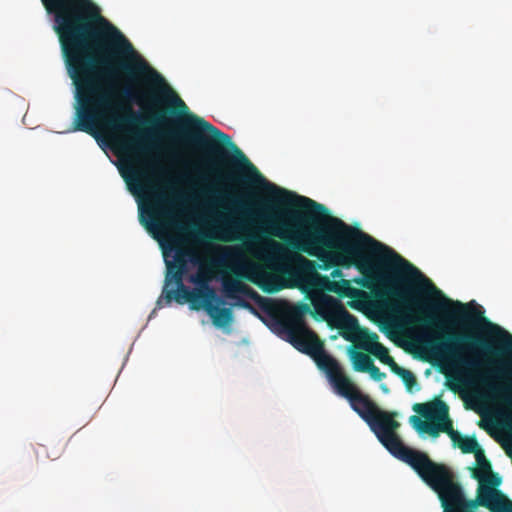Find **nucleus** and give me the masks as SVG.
<instances>
[{
    "mask_svg": "<svg viewBox=\"0 0 512 512\" xmlns=\"http://www.w3.org/2000/svg\"><path fill=\"white\" fill-rule=\"evenodd\" d=\"M397 267L401 272H388L386 284L389 287L386 292L395 299L389 306L401 322L420 324L424 327L438 326L434 314L441 313L458 324L482 322L486 325L489 335L502 334L507 338V341L493 345L485 338L470 333L425 335L423 343L436 360L463 368L472 382L479 385L488 398L512 410V387L496 381L503 371V363L493 359V356L505 352L512 353V336L498 325L489 322L481 312L471 310L468 304L447 298L439 302L419 299L417 296L420 289L413 285L416 278L429 283L436 293L440 292L416 267L414 268L419 274L400 264H397Z\"/></svg>",
    "mask_w": 512,
    "mask_h": 512,
    "instance_id": "obj_1",
    "label": "nucleus"
},
{
    "mask_svg": "<svg viewBox=\"0 0 512 512\" xmlns=\"http://www.w3.org/2000/svg\"><path fill=\"white\" fill-rule=\"evenodd\" d=\"M337 394L346 398L351 408L370 426L380 443L396 458L410 465L422 452L404 445L395 430L399 423L395 413L381 410L364 395L341 370L330 381Z\"/></svg>",
    "mask_w": 512,
    "mask_h": 512,
    "instance_id": "obj_2",
    "label": "nucleus"
},
{
    "mask_svg": "<svg viewBox=\"0 0 512 512\" xmlns=\"http://www.w3.org/2000/svg\"><path fill=\"white\" fill-rule=\"evenodd\" d=\"M409 466L437 493L443 512H476L479 506L487 505L481 497L467 499L450 469L426 453L421 452Z\"/></svg>",
    "mask_w": 512,
    "mask_h": 512,
    "instance_id": "obj_3",
    "label": "nucleus"
},
{
    "mask_svg": "<svg viewBox=\"0 0 512 512\" xmlns=\"http://www.w3.org/2000/svg\"><path fill=\"white\" fill-rule=\"evenodd\" d=\"M235 277H225L222 280V288L225 296L229 299L236 300L235 305L253 310L249 302L240 296L256 300L259 298L258 293L250 286L241 281L246 279L258 285L263 291L273 293L279 291V286L274 278L267 273L260 265L256 263H246L232 270Z\"/></svg>",
    "mask_w": 512,
    "mask_h": 512,
    "instance_id": "obj_4",
    "label": "nucleus"
},
{
    "mask_svg": "<svg viewBox=\"0 0 512 512\" xmlns=\"http://www.w3.org/2000/svg\"><path fill=\"white\" fill-rule=\"evenodd\" d=\"M173 277L177 289H164L162 295L157 300V308L160 309L165 305H169L172 300L179 304L189 303L190 308L196 311L202 309L203 305L209 300L215 301L218 304H224L223 299L217 295L215 289L209 284L212 276L208 269L200 267L198 272L190 277V282L196 285L194 289H189L183 284L181 273H174Z\"/></svg>",
    "mask_w": 512,
    "mask_h": 512,
    "instance_id": "obj_5",
    "label": "nucleus"
},
{
    "mask_svg": "<svg viewBox=\"0 0 512 512\" xmlns=\"http://www.w3.org/2000/svg\"><path fill=\"white\" fill-rule=\"evenodd\" d=\"M151 168L147 164L143 168H137L132 165L129 172L131 179L137 183L139 188L146 190L151 197V209L148 211L151 222L145 221L143 215H141V223L150 231L155 229L162 232L167 228L176 227L177 223L172 210V201L151 182Z\"/></svg>",
    "mask_w": 512,
    "mask_h": 512,
    "instance_id": "obj_6",
    "label": "nucleus"
},
{
    "mask_svg": "<svg viewBox=\"0 0 512 512\" xmlns=\"http://www.w3.org/2000/svg\"><path fill=\"white\" fill-rule=\"evenodd\" d=\"M201 194L208 198L207 204L209 207L219 206L225 209V211L215 212L216 220L219 223L216 227V231L221 234L218 238L221 240L238 239L236 235L246 231V224L235 215H252L249 205L238 198L227 196L226 199L232 206V208L229 209L227 206L223 205L216 189L210 185L203 187Z\"/></svg>",
    "mask_w": 512,
    "mask_h": 512,
    "instance_id": "obj_7",
    "label": "nucleus"
},
{
    "mask_svg": "<svg viewBox=\"0 0 512 512\" xmlns=\"http://www.w3.org/2000/svg\"><path fill=\"white\" fill-rule=\"evenodd\" d=\"M413 410L419 416H411L410 423L418 432L427 433L432 437H438L440 432H444L456 444L459 433L453 429L449 407L444 401L435 399L426 403H416Z\"/></svg>",
    "mask_w": 512,
    "mask_h": 512,
    "instance_id": "obj_8",
    "label": "nucleus"
},
{
    "mask_svg": "<svg viewBox=\"0 0 512 512\" xmlns=\"http://www.w3.org/2000/svg\"><path fill=\"white\" fill-rule=\"evenodd\" d=\"M288 333L292 345L311 356L318 368L326 373L329 381L342 370L338 361L325 352L324 344L315 332L299 325L291 327Z\"/></svg>",
    "mask_w": 512,
    "mask_h": 512,
    "instance_id": "obj_9",
    "label": "nucleus"
},
{
    "mask_svg": "<svg viewBox=\"0 0 512 512\" xmlns=\"http://www.w3.org/2000/svg\"><path fill=\"white\" fill-rule=\"evenodd\" d=\"M363 339L362 348L364 350L368 351L385 365L392 361L388 349L378 342V335L376 333L363 332Z\"/></svg>",
    "mask_w": 512,
    "mask_h": 512,
    "instance_id": "obj_10",
    "label": "nucleus"
},
{
    "mask_svg": "<svg viewBox=\"0 0 512 512\" xmlns=\"http://www.w3.org/2000/svg\"><path fill=\"white\" fill-rule=\"evenodd\" d=\"M215 301L206 302L202 309L211 317L213 324L217 327H224L232 322L233 314L230 308L220 307Z\"/></svg>",
    "mask_w": 512,
    "mask_h": 512,
    "instance_id": "obj_11",
    "label": "nucleus"
},
{
    "mask_svg": "<svg viewBox=\"0 0 512 512\" xmlns=\"http://www.w3.org/2000/svg\"><path fill=\"white\" fill-rule=\"evenodd\" d=\"M477 497L486 501L487 505H482L491 510V512L501 511L504 503L510 502L499 490L481 485L478 489Z\"/></svg>",
    "mask_w": 512,
    "mask_h": 512,
    "instance_id": "obj_12",
    "label": "nucleus"
},
{
    "mask_svg": "<svg viewBox=\"0 0 512 512\" xmlns=\"http://www.w3.org/2000/svg\"><path fill=\"white\" fill-rule=\"evenodd\" d=\"M477 469L474 471V478L482 482L484 477L491 474L492 467L489 460L485 457L483 451L476 452Z\"/></svg>",
    "mask_w": 512,
    "mask_h": 512,
    "instance_id": "obj_13",
    "label": "nucleus"
},
{
    "mask_svg": "<svg viewBox=\"0 0 512 512\" xmlns=\"http://www.w3.org/2000/svg\"><path fill=\"white\" fill-rule=\"evenodd\" d=\"M351 359L354 370L359 372H367L374 363L369 355L360 351H352Z\"/></svg>",
    "mask_w": 512,
    "mask_h": 512,
    "instance_id": "obj_14",
    "label": "nucleus"
},
{
    "mask_svg": "<svg viewBox=\"0 0 512 512\" xmlns=\"http://www.w3.org/2000/svg\"><path fill=\"white\" fill-rule=\"evenodd\" d=\"M339 325L341 328H345L350 331H356L359 329L357 318L345 309H342L339 314Z\"/></svg>",
    "mask_w": 512,
    "mask_h": 512,
    "instance_id": "obj_15",
    "label": "nucleus"
},
{
    "mask_svg": "<svg viewBox=\"0 0 512 512\" xmlns=\"http://www.w3.org/2000/svg\"><path fill=\"white\" fill-rule=\"evenodd\" d=\"M456 443L457 446L461 449V451L465 454H476V452L482 451L479 448L478 442L475 438L461 437L459 435V438L457 439Z\"/></svg>",
    "mask_w": 512,
    "mask_h": 512,
    "instance_id": "obj_16",
    "label": "nucleus"
},
{
    "mask_svg": "<svg viewBox=\"0 0 512 512\" xmlns=\"http://www.w3.org/2000/svg\"><path fill=\"white\" fill-rule=\"evenodd\" d=\"M187 256H188V252L184 249L179 248L175 251V255H174L175 263H174L173 267L177 268L175 273H181V276L183 275L184 269L186 267V262H187L186 257ZM167 265H168L169 270H171L172 264L167 263Z\"/></svg>",
    "mask_w": 512,
    "mask_h": 512,
    "instance_id": "obj_17",
    "label": "nucleus"
},
{
    "mask_svg": "<svg viewBox=\"0 0 512 512\" xmlns=\"http://www.w3.org/2000/svg\"><path fill=\"white\" fill-rule=\"evenodd\" d=\"M151 149L149 137L146 133L137 131V158L146 155Z\"/></svg>",
    "mask_w": 512,
    "mask_h": 512,
    "instance_id": "obj_18",
    "label": "nucleus"
},
{
    "mask_svg": "<svg viewBox=\"0 0 512 512\" xmlns=\"http://www.w3.org/2000/svg\"><path fill=\"white\" fill-rule=\"evenodd\" d=\"M399 377L409 391L417 384L416 377L410 370L405 369Z\"/></svg>",
    "mask_w": 512,
    "mask_h": 512,
    "instance_id": "obj_19",
    "label": "nucleus"
},
{
    "mask_svg": "<svg viewBox=\"0 0 512 512\" xmlns=\"http://www.w3.org/2000/svg\"><path fill=\"white\" fill-rule=\"evenodd\" d=\"M482 482H485L487 485H484L485 487H491L495 489L501 484V478L498 476V474L491 472V474H488L484 477V480Z\"/></svg>",
    "mask_w": 512,
    "mask_h": 512,
    "instance_id": "obj_20",
    "label": "nucleus"
},
{
    "mask_svg": "<svg viewBox=\"0 0 512 512\" xmlns=\"http://www.w3.org/2000/svg\"><path fill=\"white\" fill-rule=\"evenodd\" d=\"M367 373H369L370 376L376 381H381L386 377V374L384 372H381L380 369L374 363L368 369Z\"/></svg>",
    "mask_w": 512,
    "mask_h": 512,
    "instance_id": "obj_21",
    "label": "nucleus"
},
{
    "mask_svg": "<svg viewBox=\"0 0 512 512\" xmlns=\"http://www.w3.org/2000/svg\"><path fill=\"white\" fill-rule=\"evenodd\" d=\"M386 365H388L390 370L397 376L402 375V372L405 370V368L400 367L393 358L392 361H389Z\"/></svg>",
    "mask_w": 512,
    "mask_h": 512,
    "instance_id": "obj_22",
    "label": "nucleus"
},
{
    "mask_svg": "<svg viewBox=\"0 0 512 512\" xmlns=\"http://www.w3.org/2000/svg\"><path fill=\"white\" fill-rule=\"evenodd\" d=\"M152 120L156 124H162L166 122V118L164 117L163 113L155 114Z\"/></svg>",
    "mask_w": 512,
    "mask_h": 512,
    "instance_id": "obj_23",
    "label": "nucleus"
},
{
    "mask_svg": "<svg viewBox=\"0 0 512 512\" xmlns=\"http://www.w3.org/2000/svg\"><path fill=\"white\" fill-rule=\"evenodd\" d=\"M499 512H512V501L504 503Z\"/></svg>",
    "mask_w": 512,
    "mask_h": 512,
    "instance_id": "obj_24",
    "label": "nucleus"
},
{
    "mask_svg": "<svg viewBox=\"0 0 512 512\" xmlns=\"http://www.w3.org/2000/svg\"><path fill=\"white\" fill-rule=\"evenodd\" d=\"M195 237H197L199 240H205V239L211 238L212 236L199 231V232L195 233Z\"/></svg>",
    "mask_w": 512,
    "mask_h": 512,
    "instance_id": "obj_25",
    "label": "nucleus"
},
{
    "mask_svg": "<svg viewBox=\"0 0 512 512\" xmlns=\"http://www.w3.org/2000/svg\"><path fill=\"white\" fill-rule=\"evenodd\" d=\"M272 247L275 248V249H278L279 245L276 242H272Z\"/></svg>",
    "mask_w": 512,
    "mask_h": 512,
    "instance_id": "obj_26",
    "label": "nucleus"
},
{
    "mask_svg": "<svg viewBox=\"0 0 512 512\" xmlns=\"http://www.w3.org/2000/svg\"><path fill=\"white\" fill-rule=\"evenodd\" d=\"M507 418L509 419V421L511 422L512 424V415H507Z\"/></svg>",
    "mask_w": 512,
    "mask_h": 512,
    "instance_id": "obj_27",
    "label": "nucleus"
}]
</instances>
